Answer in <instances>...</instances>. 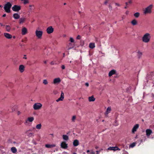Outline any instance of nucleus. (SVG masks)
Listing matches in <instances>:
<instances>
[{"label": "nucleus", "mask_w": 154, "mask_h": 154, "mask_svg": "<svg viewBox=\"0 0 154 154\" xmlns=\"http://www.w3.org/2000/svg\"><path fill=\"white\" fill-rule=\"evenodd\" d=\"M151 38L150 34L148 33H146L143 36L142 41L144 42L148 43L150 41Z\"/></svg>", "instance_id": "nucleus-1"}, {"label": "nucleus", "mask_w": 154, "mask_h": 154, "mask_svg": "<svg viewBox=\"0 0 154 154\" xmlns=\"http://www.w3.org/2000/svg\"><path fill=\"white\" fill-rule=\"evenodd\" d=\"M12 5L10 2H8L5 4L4 7V9L5 11L8 13L11 12V7Z\"/></svg>", "instance_id": "nucleus-2"}, {"label": "nucleus", "mask_w": 154, "mask_h": 154, "mask_svg": "<svg viewBox=\"0 0 154 154\" xmlns=\"http://www.w3.org/2000/svg\"><path fill=\"white\" fill-rule=\"evenodd\" d=\"M153 7V5H150L149 6L146 8L144 12V14H146L148 13L150 14L151 13V9Z\"/></svg>", "instance_id": "nucleus-3"}, {"label": "nucleus", "mask_w": 154, "mask_h": 154, "mask_svg": "<svg viewBox=\"0 0 154 154\" xmlns=\"http://www.w3.org/2000/svg\"><path fill=\"white\" fill-rule=\"evenodd\" d=\"M13 11L15 12H18L21 9V7L17 5H14L12 8Z\"/></svg>", "instance_id": "nucleus-4"}, {"label": "nucleus", "mask_w": 154, "mask_h": 154, "mask_svg": "<svg viewBox=\"0 0 154 154\" xmlns=\"http://www.w3.org/2000/svg\"><path fill=\"white\" fill-rule=\"evenodd\" d=\"M43 34L42 31L36 30L35 31V35L38 38H41Z\"/></svg>", "instance_id": "nucleus-5"}, {"label": "nucleus", "mask_w": 154, "mask_h": 154, "mask_svg": "<svg viewBox=\"0 0 154 154\" xmlns=\"http://www.w3.org/2000/svg\"><path fill=\"white\" fill-rule=\"evenodd\" d=\"M42 106V105L40 103H36L33 105V107L35 110H38L40 109Z\"/></svg>", "instance_id": "nucleus-6"}, {"label": "nucleus", "mask_w": 154, "mask_h": 154, "mask_svg": "<svg viewBox=\"0 0 154 154\" xmlns=\"http://www.w3.org/2000/svg\"><path fill=\"white\" fill-rule=\"evenodd\" d=\"M46 31L48 34H51L53 32L54 29L51 26H50L47 28Z\"/></svg>", "instance_id": "nucleus-7"}, {"label": "nucleus", "mask_w": 154, "mask_h": 154, "mask_svg": "<svg viewBox=\"0 0 154 154\" xmlns=\"http://www.w3.org/2000/svg\"><path fill=\"white\" fill-rule=\"evenodd\" d=\"M60 146L61 148L64 149H66L68 147V144L65 142H62Z\"/></svg>", "instance_id": "nucleus-8"}, {"label": "nucleus", "mask_w": 154, "mask_h": 154, "mask_svg": "<svg viewBox=\"0 0 154 154\" xmlns=\"http://www.w3.org/2000/svg\"><path fill=\"white\" fill-rule=\"evenodd\" d=\"M139 127V125L138 124H136L134 125L133 128L132 130V132L134 133L136 131Z\"/></svg>", "instance_id": "nucleus-9"}, {"label": "nucleus", "mask_w": 154, "mask_h": 154, "mask_svg": "<svg viewBox=\"0 0 154 154\" xmlns=\"http://www.w3.org/2000/svg\"><path fill=\"white\" fill-rule=\"evenodd\" d=\"M146 135L147 137L149 136L152 133V131L150 129H147L146 131Z\"/></svg>", "instance_id": "nucleus-10"}, {"label": "nucleus", "mask_w": 154, "mask_h": 154, "mask_svg": "<svg viewBox=\"0 0 154 154\" xmlns=\"http://www.w3.org/2000/svg\"><path fill=\"white\" fill-rule=\"evenodd\" d=\"M61 81L60 79L59 78L54 79L53 80V83L56 84L59 83Z\"/></svg>", "instance_id": "nucleus-11"}, {"label": "nucleus", "mask_w": 154, "mask_h": 154, "mask_svg": "<svg viewBox=\"0 0 154 154\" xmlns=\"http://www.w3.org/2000/svg\"><path fill=\"white\" fill-rule=\"evenodd\" d=\"M27 33V29L25 27L22 28V34L23 35H25Z\"/></svg>", "instance_id": "nucleus-12"}, {"label": "nucleus", "mask_w": 154, "mask_h": 154, "mask_svg": "<svg viewBox=\"0 0 154 154\" xmlns=\"http://www.w3.org/2000/svg\"><path fill=\"white\" fill-rule=\"evenodd\" d=\"M71 42L69 44L67 47V49L69 50L73 48L74 45Z\"/></svg>", "instance_id": "nucleus-13"}, {"label": "nucleus", "mask_w": 154, "mask_h": 154, "mask_svg": "<svg viewBox=\"0 0 154 154\" xmlns=\"http://www.w3.org/2000/svg\"><path fill=\"white\" fill-rule=\"evenodd\" d=\"M5 36L8 39H10L12 38V36L11 34L7 33H5L4 34Z\"/></svg>", "instance_id": "nucleus-14"}, {"label": "nucleus", "mask_w": 154, "mask_h": 154, "mask_svg": "<svg viewBox=\"0 0 154 154\" xmlns=\"http://www.w3.org/2000/svg\"><path fill=\"white\" fill-rule=\"evenodd\" d=\"M73 145L74 146H78L79 144V143L78 140H75L73 141Z\"/></svg>", "instance_id": "nucleus-15"}, {"label": "nucleus", "mask_w": 154, "mask_h": 154, "mask_svg": "<svg viewBox=\"0 0 154 154\" xmlns=\"http://www.w3.org/2000/svg\"><path fill=\"white\" fill-rule=\"evenodd\" d=\"M56 146V145L55 144H46L45 145V146L47 148H52Z\"/></svg>", "instance_id": "nucleus-16"}, {"label": "nucleus", "mask_w": 154, "mask_h": 154, "mask_svg": "<svg viewBox=\"0 0 154 154\" xmlns=\"http://www.w3.org/2000/svg\"><path fill=\"white\" fill-rule=\"evenodd\" d=\"M29 131H31V130H29L26 131V134L29 137H31L32 136H33V133H29Z\"/></svg>", "instance_id": "nucleus-17"}, {"label": "nucleus", "mask_w": 154, "mask_h": 154, "mask_svg": "<svg viewBox=\"0 0 154 154\" xmlns=\"http://www.w3.org/2000/svg\"><path fill=\"white\" fill-rule=\"evenodd\" d=\"M116 72V71L114 70H112L110 71L109 73V77L113 75Z\"/></svg>", "instance_id": "nucleus-18"}, {"label": "nucleus", "mask_w": 154, "mask_h": 154, "mask_svg": "<svg viewBox=\"0 0 154 154\" xmlns=\"http://www.w3.org/2000/svg\"><path fill=\"white\" fill-rule=\"evenodd\" d=\"M20 16L17 13H14L13 15V17L15 19H18L20 18Z\"/></svg>", "instance_id": "nucleus-19"}, {"label": "nucleus", "mask_w": 154, "mask_h": 154, "mask_svg": "<svg viewBox=\"0 0 154 154\" xmlns=\"http://www.w3.org/2000/svg\"><path fill=\"white\" fill-rule=\"evenodd\" d=\"M24 67L23 65H21L19 66V69L21 72H23L24 71Z\"/></svg>", "instance_id": "nucleus-20"}, {"label": "nucleus", "mask_w": 154, "mask_h": 154, "mask_svg": "<svg viewBox=\"0 0 154 154\" xmlns=\"http://www.w3.org/2000/svg\"><path fill=\"white\" fill-rule=\"evenodd\" d=\"M26 20V18L24 17L21 18L19 19V23L20 24L24 23Z\"/></svg>", "instance_id": "nucleus-21"}, {"label": "nucleus", "mask_w": 154, "mask_h": 154, "mask_svg": "<svg viewBox=\"0 0 154 154\" xmlns=\"http://www.w3.org/2000/svg\"><path fill=\"white\" fill-rule=\"evenodd\" d=\"M95 100V98L93 96L88 97V100L90 102L94 101Z\"/></svg>", "instance_id": "nucleus-22"}, {"label": "nucleus", "mask_w": 154, "mask_h": 154, "mask_svg": "<svg viewBox=\"0 0 154 154\" xmlns=\"http://www.w3.org/2000/svg\"><path fill=\"white\" fill-rule=\"evenodd\" d=\"M11 150L12 152L14 153H16L17 152V149L16 148L14 147H13L11 148Z\"/></svg>", "instance_id": "nucleus-23"}, {"label": "nucleus", "mask_w": 154, "mask_h": 154, "mask_svg": "<svg viewBox=\"0 0 154 154\" xmlns=\"http://www.w3.org/2000/svg\"><path fill=\"white\" fill-rule=\"evenodd\" d=\"M132 25L133 26H135L137 24V21L135 19L133 20L131 22Z\"/></svg>", "instance_id": "nucleus-24"}, {"label": "nucleus", "mask_w": 154, "mask_h": 154, "mask_svg": "<svg viewBox=\"0 0 154 154\" xmlns=\"http://www.w3.org/2000/svg\"><path fill=\"white\" fill-rule=\"evenodd\" d=\"M89 47L90 48L93 49L95 47V44L93 43H91L89 44Z\"/></svg>", "instance_id": "nucleus-25"}, {"label": "nucleus", "mask_w": 154, "mask_h": 154, "mask_svg": "<svg viewBox=\"0 0 154 154\" xmlns=\"http://www.w3.org/2000/svg\"><path fill=\"white\" fill-rule=\"evenodd\" d=\"M62 137L63 139L65 140H67L69 139L68 136L66 135H63Z\"/></svg>", "instance_id": "nucleus-26"}, {"label": "nucleus", "mask_w": 154, "mask_h": 154, "mask_svg": "<svg viewBox=\"0 0 154 154\" xmlns=\"http://www.w3.org/2000/svg\"><path fill=\"white\" fill-rule=\"evenodd\" d=\"M132 3V0H128V2L125 3V4L126 5H128L129 6V5H131Z\"/></svg>", "instance_id": "nucleus-27"}, {"label": "nucleus", "mask_w": 154, "mask_h": 154, "mask_svg": "<svg viewBox=\"0 0 154 154\" xmlns=\"http://www.w3.org/2000/svg\"><path fill=\"white\" fill-rule=\"evenodd\" d=\"M42 127V125L41 124L37 125L36 126V128L38 129H41Z\"/></svg>", "instance_id": "nucleus-28"}, {"label": "nucleus", "mask_w": 154, "mask_h": 154, "mask_svg": "<svg viewBox=\"0 0 154 154\" xmlns=\"http://www.w3.org/2000/svg\"><path fill=\"white\" fill-rule=\"evenodd\" d=\"M5 29L6 31L8 32H9L11 29V27L9 25H6Z\"/></svg>", "instance_id": "nucleus-29"}, {"label": "nucleus", "mask_w": 154, "mask_h": 154, "mask_svg": "<svg viewBox=\"0 0 154 154\" xmlns=\"http://www.w3.org/2000/svg\"><path fill=\"white\" fill-rule=\"evenodd\" d=\"M138 54V57L139 58H140V57H141V55H142V52L140 51H138L137 52Z\"/></svg>", "instance_id": "nucleus-30"}, {"label": "nucleus", "mask_w": 154, "mask_h": 154, "mask_svg": "<svg viewBox=\"0 0 154 154\" xmlns=\"http://www.w3.org/2000/svg\"><path fill=\"white\" fill-rule=\"evenodd\" d=\"M34 119V118L33 117H30L28 118V120L29 122H32Z\"/></svg>", "instance_id": "nucleus-31"}, {"label": "nucleus", "mask_w": 154, "mask_h": 154, "mask_svg": "<svg viewBox=\"0 0 154 154\" xmlns=\"http://www.w3.org/2000/svg\"><path fill=\"white\" fill-rule=\"evenodd\" d=\"M113 150L115 151L117 150H120V149L117 146H113Z\"/></svg>", "instance_id": "nucleus-32"}, {"label": "nucleus", "mask_w": 154, "mask_h": 154, "mask_svg": "<svg viewBox=\"0 0 154 154\" xmlns=\"http://www.w3.org/2000/svg\"><path fill=\"white\" fill-rule=\"evenodd\" d=\"M140 14L139 12H136L134 14V16L136 18H138L140 16Z\"/></svg>", "instance_id": "nucleus-33"}, {"label": "nucleus", "mask_w": 154, "mask_h": 154, "mask_svg": "<svg viewBox=\"0 0 154 154\" xmlns=\"http://www.w3.org/2000/svg\"><path fill=\"white\" fill-rule=\"evenodd\" d=\"M43 83L45 85H46L48 84V82L46 79L43 80Z\"/></svg>", "instance_id": "nucleus-34"}, {"label": "nucleus", "mask_w": 154, "mask_h": 154, "mask_svg": "<svg viewBox=\"0 0 154 154\" xmlns=\"http://www.w3.org/2000/svg\"><path fill=\"white\" fill-rule=\"evenodd\" d=\"M106 111L109 113H110L111 111V107L110 106L108 107Z\"/></svg>", "instance_id": "nucleus-35"}, {"label": "nucleus", "mask_w": 154, "mask_h": 154, "mask_svg": "<svg viewBox=\"0 0 154 154\" xmlns=\"http://www.w3.org/2000/svg\"><path fill=\"white\" fill-rule=\"evenodd\" d=\"M69 41L71 43L74 42V40L73 39V38L72 37H70V38Z\"/></svg>", "instance_id": "nucleus-36"}, {"label": "nucleus", "mask_w": 154, "mask_h": 154, "mask_svg": "<svg viewBox=\"0 0 154 154\" xmlns=\"http://www.w3.org/2000/svg\"><path fill=\"white\" fill-rule=\"evenodd\" d=\"M60 97L62 98L63 99L64 98V94L62 91L61 92Z\"/></svg>", "instance_id": "nucleus-37"}, {"label": "nucleus", "mask_w": 154, "mask_h": 154, "mask_svg": "<svg viewBox=\"0 0 154 154\" xmlns=\"http://www.w3.org/2000/svg\"><path fill=\"white\" fill-rule=\"evenodd\" d=\"M135 146V143H133L130 145V147H133Z\"/></svg>", "instance_id": "nucleus-38"}, {"label": "nucleus", "mask_w": 154, "mask_h": 154, "mask_svg": "<svg viewBox=\"0 0 154 154\" xmlns=\"http://www.w3.org/2000/svg\"><path fill=\"white\" fill-rule=\"evenodd\" d=\"M76 117L75 116H73L72 117V121L73 122H74L75 120L76 119Z\"/></svg>", "instance_id": "nucleus-39"}, {"label": "nucleus", "mask_w": 154, "mask_h": 154, "mask_svg": "<svg viewBox=\"0 0 154 154\" xmlns=\"http://www.w3.org/2000/svg\"><path fill=\"white\" fill-rule=\"evenodd\" d=\"M63 100V99L60 97L59 98L56 100V101L58 102L60 101H62Z\"/></svg>", "instance_id": "nucleus-40"}, {"label": "nucleus", "mask_w": 154, "mask_h": 154, "mask_svg": "<svg viewBox=\"0 0 154 154\" xmlns=\"http://www.w3.org/2000/svg\"><path fill=\"white\" fill-rule=\"evenodd\" d=\"M22 1H24V3L25 4H26L27 3H28L29 2L28 1V0H21Z\"/></svg>", "instance_id": "nucleus-41"}, {"label": "nucleus", "mask_w": 154, "mask_h": 154, "mask_svg": "<svg viewBox=\"0 0 154 154\" xmlns=\"http://www.w3.org/2000/svg\"><path fill=\"white\" fill-rule=\"evenodd\" d=\"M113 147H109L107 149L110 150H113Z\"/></svg>", "instance_id": "nucleus-42"}, {"label": "nucleus", "mask_w": 154, "mask_h": 154, "mask_svg": "<svg viewBox=\"0 0 154 154\" xmlns=\"http://www.w3.org/2000/svg\"><path fill=\"white\" fill-rule=\"evenodd\" d=\"M81 38V36L79 35H78L76 37V39H80Z\"/></svg>", "instance_id": "nucleus-43"}, {"label": "nucleus", "mask_w": 154, "mask_h": 154, "mask_svg": "<svg viewBox=\"0 0 154 154\" xmlns=\"http://www.w3.org/2000/svg\"><path fill=\"white\" fill-rule=\"evenodd\" d=\"M55 63L56 64V63H55V62L53 61L51 62L50 63L52 65L54 64Z\"/></svg>", "instance_id": "nucleus-44"}, {"label": "nucleus", "mask_w": 154, "mask_h": 154, "mask_svg": "<svg viewBox=\"0 0 154 154\" xmlns=\"http://www.w3.org/2000/svg\"><path fill=\"white\" fill-rule=\"evenodd\" d=\"M95 152L93 151L92 150L91 151V154H95Z\"/></svg>", "instance_id": "nucleus-45"}, {"label": "nucleus", "mask_w": 154, "mask_h": 154, "mask_svg": "<svg viewBox=\"0 0 154 154\" xmlns=\"http://www.w3.org/2000/svg\"><path fill=\"white\" fill-rule=\"evenodd\" d=\"M12 111H15V110L16 107L15 106H14L12 107Z\"/></svg>", "instance_id": "nucleus-46"}, {"label": "nucleus", "mask_w": 154, "mask_h": 154, "mask_svg": "<svg viewBox=\"0 0 154 154\" xmlns=\"http://www.w3.org/2000/svg\"><path fill=\"white\" fill-rule=\"evenodd\" d=\"M122 154H128V152L126 151H124L122 153Z\"/></svg>", "instance_id": "nucleus-47"}, {"label": "nucleus", "mask_w": 154, "mask_h": 154, "mask_svg": "<svg viewBox=\"0 0 154 154\" xmlns=\"http://www.w3.org/2000/svg\"><path fill=\"white\" fill-rule=\"evenodd\" d=\"M61 68L62 69H65V66L64 65H62L61 66Z\"/></svg>", "instance_id": "nucleus-48"}, {"label": "nucleus", "mask_w": 154, "mask_h": 154, "mask_svg": "<svg viewBox=\"0 0 154 154\" xmlns=\"http://www.w3.org/2000/svg\"><path fill=\"white\" fill-rule=\"evenodd\" d=\"M108 2L107 0H106L104 2V4L106 5Z\"/></svg>", "instance_id": "nucleus-49"}, {"label": "nucleus", "mask_w": 154, "mask_h": 154, "mask_svg": "<svg viewBox=\"0 0 154 154\" xmlns=\"http://www.w3.org/2000/svg\"><path fill=\"white\" fill-rule=\"evenodd\" d=\"M85 85L87 86V87H88L89 85V84L88 83V82H86L85 83Z\"/></svg>", "instance_id": "nucleus-50"}, {"label": "nucleus", "mask_w": 154, "mask_h": 154, "mask_svg": "<svg viewBox=\"0 0 154 154\" xmlns=\"http://www.w3.org/2000/svg\"><path fill=\"white\" fill-rule=\"evenodd\" d=\"M23 59H27V57H26V55H24V57H23Z\"/></svg>", "instance_id": "nucleus-51"}, {"label": "nucleus", "mask_w": 154, "mask_h": 154, "mask_svg": "<svg viewBox=\"0 0 154 154\" xmlns=\"http://www.w3.org/2000/svg\"><path fill=\"white\" fill-rule=\"evenodd\" d=\"M109 113V112H107V111H106V112H105V114L106 116H107V115H108V114Z\"/></svg>", "instance_id": "nucleus-52"}, {"label": "nucleus", "mask_w": 154, "mask_h": 154, "mask_svg": "<svg viewBox=\"0 0 154 154\" xmlns=\"http://www.w3.org/2000/svg\"><path fill=\"white\" fill-rule=\"evenodd\" d=\"M109 9H111V10H112V6H111V5H109Z\"/></svg>", "instance_id": "nucleus-53"}, {"label": "nucleus", "mask_w": 154, "mask_h": 154, "mask_svg": "<svg viewBox=\"0 0 154 154\" xmlns=\"http://www.w3.org/2000/svg\"><path fill=\"white\" fill-rule=\"evenodd\" d=\"M115 5H117V6H120V5L118 3H115Z\"/></svg>", "instance_id": "nucleus-54"}, {"label": "nucleus", "mask_w": 154, "mask_h": 154, "mask_svg": "<svg viewBox=\"0 0 154 154\" xmlns=\"http://www.w3.org/2000/svg\"><path fill=\"white\" fill-rule=\"evenodd\" d=\"M33 9V8L31 7L30 8V9L29 10V11H31Z\"/></svg>", "instance_id": "nucleus-55"}, {"label": "nucleus", "mask_w": 154, "mask_h": 154, "mask_svg": "<svg viewBox=\"0 0 154 154\" xmlns=\"http://www.w3.org/2000/svg\"><path fill=\"white\" fill-rule=\"evenodd\" d=\"M54 94H56L58 92L57 91H54Z\"/></svg>", "instance_id": "nucleus-56"}, {"label": "nucleus", "mask_w": 154, "mask_h": 154, "mask_svg": "<svg viewBox=\"0 0 154 154\" xmlns=\"http://www.w3.org/2000/svg\"><path fill=\"white\" fill-rule=\"evenodd\" d=\"M128 5H126V6L124 8L125 9H127L128 8Z\"/></svg>", "instance_id": "nucleus-57"}, {"label": "nucleus", "mask_w": 154, "mask_h": 154, "mask_svg": "<svg viewBox=\"0 0 154 154\" xmlns=\"http://www.w3.org/2000/svg\"><path fill=\"white\" fill-rule=\"evenodd\" d=\"M129 13V11H127L126 12H125V14L126 15H127Z\"/></svg>", "instance_id": "nucleus-58"}, {"label": "nucleus", "mask_w": 154, "mask_h": 154, "mask_svg": "<svg viewBox=\"0 0 154 154\" xmlns=\"http://www.w3.org/2000/svg\"><path fill=\"white\" fill-rule=\"evenodd\" d=\"M6 16V14H4L3 15H2V17H5Z\"/></svg>", "instance_id": "nucleus-59"}, {"label": "nucleus", "mask_w": 154, "mask_h": 154, "mask_svg": "<svg viewBox=\"0 0 154 154\" xmlns=\"http://www.w3.org/2000/svg\"><path fill=\"white\" fill-rule=\"evenodd\" d=\"M98 148V147L97 146H96L95 147V148L96 149H97Z\"/></svg>", "instance_id": "nucleus-60"}, {"label": "nucleus", "mask_w": 154, "mask_h": 154, "mask_svg": "<svg viewBox=\"0 0 154 154\" xmlns=\"http://www.w3.org/2000/svg\"><path fill=\"white\" fill-rule=\"evenodd\" d=\"M96 152H97V153H99V152H100V151H98V150H97L96 151Z\"/></svg>", "instance_id": "nucleus-61"}, {"label": "nucleus", "mask_w": 154, "mask_h": 154, "mask_svg": "<svg viewBox=\"0 0 154 154\" xmlns=\"http://www.w3.org/2000/svg\"><path fill=\"white\" fill-rule=\"evenodd\" d=\"M44 63L45 64H46L47 63V61H44Z\"/></svg>", "instance_id": "nucleus-62"}, {"label": "nucleus", "mask_w": 154, "mask_h": 154, "mask_svg": "<svg viewBox=\"0 0 154 154\" xmlns=\"http://www.w3.org/2000/svg\"><path fill=\"white\" fill-rule=\"evenodd\" d=\"M90 152V151L89 150H87V153H88V152Z\"/></svg>", "instance_id": "nucleus-63"}, {"label": "nucleus", "mask_w": 154, "mask_h": 154, "mask_svg": "<svg viewBox=\"0 0 154 154\" xmlns=\"http://www.w3.org/2000/svg\"><path fill=\"white\" fill-rule=\"evenodd\" d=\"M1 25V26H4V25H3L2 24V23H0Z\"/></svg>", "instance_id": "nucleus-64"}]
</instances>
